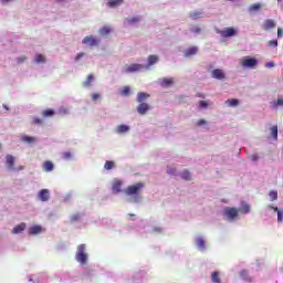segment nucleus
I'll return each instance as SVG.
<instances>
[{
    "instance_id": "obj_62",
    "label": "nucleus",
    "mask_w": 283,
    "mask_h": 283,
    "mask_svg": "<svg viewBox=\"0 0 283 283\" xmlns=\"http://www.w3.org/2000/svg\"><path fill=\"white\" fill-rule=\"evenodd\" d=\"M129 216L134 217V214H129Z\"/></svg>"
},
{
    "instance_id": "obj_22",
    "label": "nucleus",
    "mask_w": 283,
    "mask_h": 283,
    "mask_svg": "<svg viewBox=\"0 0 283 283\" xmlns=\"http://www.w3.org/2000/svg\"><path fill=\"white\" fill-rule=\"evenodd\" d=\"M226 105H228V107H238V105H240V101L237 98L227 99Z\"/></svg>"
},
{
    "instance_id": "obj_9",
    "label": "nucleus",
    "mask_w": 283,
    "mask_h": 283,
    "mask_svg": "<svg viewBox=\"0 0 283 283\" xmlns=\"http://www.w3.org/2000/svg\"><path fill=\"white\" fill-rule=\"evenodd\" d=\"M275 21L272 20V19H268L263 22L262 24V29L265 31V32H269V30H273V28H275Z\"/></svg>"
},
{
    "instance_id": "obj_53",
    "label": "nucleus",
    "mask_w": 283,
    "mask_h": 283,
    "mask_svg": "<svg viewBox=\"0 0 283 283\" xmlns=\"http://www.w3.org/2000/svg\"><path fill=\"white\" fill-rule=\"evenodd\" d=\"M265 67H275V63H273V62H268V63L265 64Z\"/></svg>"
},
{
    "instance_id": "obj_19",
    "label": "nucleus",
    "mask_w": 283,
    "mask_h": 283,
    "mask_svg": "<svg viewBox=\"0 0 283 283\" xmlns=\"http://www.w3.org/2000/svg\"><path fill=\"white\" fill-rule=\"evenodd\" d=\"M149 94L145 93V92H140L137 94V103H145V101H147V98H149Z\"/></svg>"
},
{
    "instance_id": "obj_15",
    "label": "nucleus",
    "mask_w": 283,
    "mask_h": 283,
    "mask_svg": "<svg viewBox=\"0 0 283 283\" xmlns=\"http://www.w3.org/2000/svg\"><path fill=\"white\" fill-rule=\"evenodd\" d=\"M160 86L161 87H171L174 85V78L171 77H164L160 80Z\"/></svg>"
},
{
    "instance_id": "obj_46",
    "label": "nucleus",
    "mask_w": 283,
    "mask_h": 283,
    "mask_svg": "<svg viewBox=\"0 0 283 283\" xmlns=\"http://www.w3.org/2000/svg\"><path fill=\"white\" fill-rule=\"evenodd\" d=\"M33 125H43V119H41L39 117H34L33 118Z\"/></svg>"
},
{
    "instance_id": "obj_4",
    "label": "nucleus",
    "mask_w": 283,
    "mask_h": 283,
    "mask_svg": "<svg viewBox=\"0 0 283 283\" xmlns=\"http://www.w3.org/2000/svg\"><path fill=\"white\" fill-rule=\"evenodd\" d=\"M240 63L242 67L253 69L258 65V60L251 56H244Z\"/></svg>"
},
{
    "instance_id": "obj_20",
    "label": "nucleus",
    "mask_w": 283,
    "mask_h": 283,
    "mask_svg": "<svg viewBox=\"0 0 283 283\" xmlns=\"http://www.w3.org/2000/svg\"><path fill=\"white\" fill-rule=\"evenodd\" d=\"M240 213H250L251 212V206L249 203H242L239 208Z\"/></svg>"
},
{
    "instance_id": "obj_43",
    "label": "nucleus",
    "mask_w": 283,
    "mask_h": 283,
    "mask_svg": "<svg viewBox=\"0 0 283 283\" xmlns=\"http://www.w3.org/2000/svg\"><path fill=\"white\" fill-rule=\"evenodd\" d=\"M81 220V214L76 213L71 217V222H78Z\"/></svg>"
},
{
    "instance_id": "obj_30",
    "label": "nucleus",
    "mask_w": 283,
    "mask_h": 283,
    "mask_svg": "<svg viewBox=\"0 0 283 283\" xmlns=\"http://www.w3.org/2000/svg\"><path fill=\"white\" fill-rule=\"evenodd\" d=\"M109 32H112V29L109 27H104L99 30V34H102V36H107Z\"/></svg>"
},
{
    "instance_id": "obj_48",
    "label": "nucleus",
    "mask_w": 283,
    "mask_h": 283,
    "mask_svg": "<svg viewBox=\"0 0 283 283\" xmlns=\"http://www.w3.org/2000/svg\"><path fill=\"white\" fill-rule=\"evenodd\" d=\"M83 56H85V53H83V52L77 53V55L75 56V61H81V59H83Z\"/></svg>"
},
{
    "instance_id": "obj_54",
    "label": "nucleus",
    "mask_w": 283,
    "mask_h": 283,
    "mask_svg": "<svg viewBox=\"0 0 283 283\" xmlns=\"http://www.w3.org/2000/svg\"><path fill=\"white\" fill-rule=\"evenodd\" d=\"M23 169H25V167L23 166H18L17 168H14L15 171H23Z\"/></svg>"
},
{
    "instance_id": "obj_6",
    "label": "nucleus",
    "mask_w": 283,
    "mask_h": 283,
    "mask_svg": "<svg viewBox=\"0 0 283 283\" xmlns=\"http://www.w3.org/2000/svg\"><path fill=\"white\" fill-rule=\"evenodd\" d=\"M224 216H227L228 220H235L238 218V209L237 208H226Z\"/></svg>"
},
{
    "instance_id": "obj_38",
    "label": "nucleus",
    "mask_w": 283,
    "mask_h": 283,
    "mask_svg": "<svg viewBox=\"0 0 283 283\" xmlns=\"http://www.w3.org/2000/svg\"><path fill=\"white\" fill-rule=\"evenodd\" d=\"M269 197L271 198V201H272V202L275 201V200H277V191L271 190V191L269 192Z\"/></svg>"
},
{
    "instance_id": "obj_61",
    "label": "nucleus",
    "mask_w": 283,
    "mask_h": 283,
    "mask_svg": "<svg viewBox=\"0 0 283 283\" xmlns=\"http://www.w3.org/2000/svg\"><path fill=\"white\" fill-rule=\"evenodd\" d=\"M135 202H138V198H135Z\"/></svg>"
},
{
    "instance_id": "obj_17",
    "label": "nucleus",
    "mask_w": 283,
    "mask_h": 283,
    "mask_svg": "<svg viewBox=\"0 0 283 283\" xmlns=\"http://www.w3.org/2000/svg\"><path fill=\"white\" fill-rule=\"evenodd\" d=\"M198 54V46H191L185 52L186 59H190V56H196Z\"/></svg>"
},
{
    "instance_id": "obj_26",
    "label": "nucleus",
    "mask_w": 283,
    "mask_h": 283,
    "mask_svg": "<svg viewBox=\"0 0 283 283\" xmlns=\"http://www.w3.org/2000/svg\"><path fill=\"white\" fill-rule=\"evenodd\" d=\"M123 3V0H109L107 6L108 8H116V6H120Z\"/></svg>"
},
{
    "instance_id": "obj_36",
    "label": "nucleus",
    "mask_w": 283,
    "mask_h": 283,
    "mask_svg": "<svg viewBox=\"0 0 283 283\" xmlns=\"http://www.w3.org/2000/svg\"><path fill=\"white\" fill-rule=\"evenodd\" d=\"M35 63H45V55L43 54L35 55Z\"/></svg>"
},
{
    "instance_id": "obj_8",
    "label": "nucleus",
    "mask_w": 283,
    "mask_h": 283,
    "mask_svg": "<svg viewBox=\"0 0 283 283\" xmlns=\"http://www.w3.org/2000/svg\"><path fill=\"white\" fill-rule=\"evenodd\" d=\"M212 78H217V81H224L226 74L221 69H216L212 71Z\"/></svg>"
},
{
    "instance_id": "obj_24",
    "label": "nucleus",
    "mask_w": 283,
    "mask_h": 283,
    "mask_svg": "<svg viewBox=\"0 0 283 283\" xmlns=\"http://www.w3.org/2000/svg\"><path fill=\"white\" fill-rule=\"evenodd\" d=\"M156 63H158V55H149L148 67H151V65H156Z\"/></svg>"
},
{
    "instance_id": "obj_27",
    "label": "nucleus",
    "mask_w": 283,
    "mask_h": 283,
    "mask_svg": "<svg viewBox=\"0 0 283 283\" xmlns=\"http://www.w3.org/2000/svg\"><path fill=\"white\" fill-rule=\"evenodd\" d=\"M54 114H55L54 109H45L42 112V116L44 118H50V117L54 116Z\"/></svg>"
},
{
    "instance_id": "obj_42",
    "label": "nucleus",
    "mask_w": 283,
    "mask_h": 283,
    "mask_svg": "<svg viewBox=\"0 0 283 283\" xmlns=\"http://www.w3.org/2000/svg\"><path fill=\"white\" fill-rule=\"evenodd\" d=\"M167 174H168L169 176H176V168H174V167H168V168H167Z\"/></svg>"
},
{
    "instance_id": "obj_34",
    "label": "nucleus",
    "mask_w": 283,
    "mask_h": 283,
    "mask_svg": "<svg viewBox=\"0 0 283 283\" xmlns=\"http://www.w3.org/2000/svg\"><path fill=\"white\" fill-rule=\"evenodd\" d=\"M260 8H262V4L254 3V4L250 6L249 11L250 12H258V10H260Z\"/></svg>"
},
{
    "instance_id": "obj_11",
    "label": "nucleus",
    "mask_w": 283,
    "mask_h": 283,
    "mask_svg": "<svg viewBox=\"0 0 283 283\" xmlns=\"http://www.w3.org/2000/svg\"><path fill=\"white\" fill-rule=\"evenodd\" d=\"M122 187H123V181L116 179L112 186L113 193H120V191H123Z\"/></svg>"
},
{
    "instance_id": "obj_14",
    "label": "nucleus",
    "mask_w": 283,
    "mask_h": 283,
    "mask_svg": "<svg viewBox=\"0 0 283 283\" xmlns=\"http://www.w3.org/2000/svg\"><path fill=\"white\" fill-rule=\"evenodd\" d=\"M43 171H46L49 174L50 171H54V163L51 160H45L42 165Z\"/></svg>"
},
{
    "instance_id": "obj_25",
    "label": "nucleus",
    "mask_w": 283,
    "mask_h": 283,
    "mask_svg": "<svg viewBox=\"0 0 283 283\" xmlns=\"http://www.w3.org/2000/svg\"><path fill=\"white\" fill-rule=\"evenodd\" d=\"M139 21H140V17H133V18L126 19V23H128V25H134L136 23H139Z\"/></svg>"
},
{
    "instance_id": "obj_57",
    "label": "nucleus",
    "mask_w": 283,
    "mask_h": 283,
    "mask_svg": "<svg viewBox=\"0 0 283 283\" xmlns=\"http://www.w3.org/2000/svg\"><path fill=\"white\" fill-rule=\"evenodd\" d=\"M10 1H14V0H2V3H10Z\"/></svg>"
},
{
    "instance_id": "obj_37",
    "label": "nucleus",
    "mask_w": 283,
    "mask_h": 283,
    "mask_svg": "<svg viewBox=\"0 0 283 283\" xmlns=\"http://www.w3.org/2000/svg\"><path fill=\"white\" fill-rule=\"evenodd\" d=\"M190 32H193V34H200L202 32V29H200V27L198 25H192Z\"/></svg>"
},
{
    "instance_id": "obj_51",
    "label": "nucleus",
    "mask_w": 283,
    "mask_h": 283,
    "mask_svg": "<svg viewBox=\"0 0 283 283\" xmlns=\"http://www.w3.org/2000/svg\"><path fill=\"white\" fill-rule=\"evenodd\" d=\"M98 98H101V94L94 93V94L92 95V101H98Z\"/></svg>"
},
{
    "instance_id": "obj_7",
    "label": "nucleus",
    "mask_w": 283,
    "mask_h": 283,
    "mask_svg": "<svg viewBox=\"0 0 283 283\" xmlns=\"http://www.w3.org/2000/svg\"><path fill=\"white\" fill-rule=\"evenodd\" d=\"M82 43L84 45H90V48H94L98 45V40H96L93 35H87L83 39Z\"/></svg>"
},
{
    "instance_id": "obj_58",
    "label": "nucleus",
    "mask_w": 283,
    "mask_h": 283,
    "mask_svg": "<svg viewBox=\"0 0 283 283\" xmlns=\"http://www.w3.org/2000/svg\"><path fill=\"white\" fill-rule=\"evenodd\" d=\"M252 160H254V161L258 160V155H253Z\"/></svg>"
},
{
    "instance_id": "obj_18",
    "label": "nucleus",
    "mask_w": 283,
    "mask_h": 283,
    "mask_svg": "<svg viewBox=\"0 0 283 283\" xmlns=\"http://www.w3.org/2000/svg\"><path fill=\"white\" fill-rule=\"evenodd\" d=\"M41 231H43L41 226H33L29 229V235H38V233H41Z\"/></svg>"
},
{
    "instance_id": "obj_16",
    "label": "nucleus",
    "mask_w": 283,
    "mask_h": 283,
    "mask_svg": "<svg viewBox=\"0 0 283 283\" xmlns=\"http://www.w3.org/2000/svg\"><path fill=\"white\" fill-rule=\"evenodd\" d=\"M25 223H19L18 226H15L13 229H12V233L13 235H17L19 233H23V231H25Z\"/></svg>"
},
{
    "instance_id": "obj_1",
    "label": "nucleus",
    "mask_w": 283,
    "mask_h": 283,
    "mask_svg": "<svg viewBox=\"0 0 283 283\" xmlns=\"http://www.w3.org/2000/svg\"><path fill=\"white\" fill-rule=\"evenodd\" d=\"M87 247L82 243L77 247V251L75 254V260L82 265L85 266L87 264V252H85Z\"/></svg>"
},
{
    "instance_id": "obj_21",
    "label": "nucleus",
    "mask_w": 283,
    "mask_h": 283,
    "mask_svg": "<svg viewBox=\"0 0 283 283\" xmlns=\"http://www.w3.org/2000/svg\"><path fill=\"white\" fill-rule=\"evenodd\" d=\"M202 11H193L189 13V18L192 19V21H198V19H201Z\"/></svg>"
},
{
    "instance_id": "obj_33",
    "label": "nucleus",
    "mask_w": 283,
    "mask_h": 283,
    "mask_svg": "<svg viewBox=\"0 0 283 283\" xmlns=\"http://www.w3.org/2000/svg\"><path fill=\"white\" fill-rule=\"evenodd\" d=\"M181 178L182 180H191V172H189V170H184L181 172Z\"/></svg>"
},
{
    "instance_id": "obj_12",
    "label": "nucleus",
    "mask_w": 283,
    "mask_h": 283,
    "mask_svg": "<svg viewBox=\"0 0 283 283\" xmlns=\"http://www.w3.org/2000/svg\"><path fill=\"white\" fill-rule=\"evenodd\" d=\"M6 165L10 171H14V156L7 155L6 156Z\"/></svg>"
},
{
    "instance_id": "obj_32",
    "label": "nucleus",
    "mask_w": 283,
    "mask_h": 283,
    "mask_svg": "<svg viewBox=\"0 0 283 283\" xmlns=\"http://www.w3.org/2000/svg\"><path fill=\"white\" fill-rule=\"evenodd\" d=\"M114 167H116V164L109 160H107L104 165V169H106L107 171H109V169H114Z\"/></svg>"
},
{
    "instance_id": "obj_55",
    "label": "nucleus",
    "mask_w": 283,
    "mask_h": 283,
    "mask_svg": "<svg viewBox=\"0 0 283 283\" xmlns=\"http://www.w3.org/2000/svg\"><path fill=\"white\" fill-rule=\"evenodd\" d=\"M273 211H276V212H279L280 211V209L277 208V207H273V206H269Z\"/></svg>"
},
{
    "instance_id": "obj_10",
    "label": "nucleus",
    "mask_w": 283,
    "mask_h": 283,
    "mask_svg": "<svg viewBox=\"0 0 283 283\" xmlns=\"http://www.w3.org/2000/svg\"><path fill=\"white\" fill-rule=\"evenodd\" d=\"M148 109H150V106L147 103H139V105L137 106V112L142 116H145V114H147Z\"/></svg>"
},
{
    "instance_id": "obj_59",
    "label": "nucleus",
    "mask_w": 283,
    "mask_h": 283,
    "mask_svg": "<svg viewBox=\"0 0 283 283\" xmlns=\"http://www.w3.org/2000/svg\"><path fill=\"white\" fill-rule=\"evenodd\" d=\"M197 96H199V98H205V95L198 93Z\"/></svg>"
},
{
    "instance_id": "obj_45",
    "label": "nucleus",
    "mask_w": 283,
    "mask_h": 283,
    "mask_svg": "<svg viewBox=\"0 0 283 283\" xmlns=\"http://www.w3.org/2000/svg\"><path fill=\"white\" fill-rule=\"evenodd\" d=\"M199 107H200L201 109H205V108L209 107V104H208L206 101H200V102H199Z\"/></svg>"
},
{
    "instance_id": "obj_40",
    "label": "nucleus",
    "mask_w": 283,
    "mask_h": 283,
    "mask_svg": "<svg viewBox=\"0 0 283 283\" xmlns=\"http://www.w3.org/2000/svg\"><path fill=\"white\" fill-rule=\"evenodd\" d=\"M22 140L24 143H34L36 139L34 137L24 136V137H22Z\"/></svg>"
},
{
    "instance_id": "obj_2",
    "label": "nucleus",
    "mask_w": 283,
    "mask_h": 283,
    "mask_svg": "<svg viewBox=\"0 0 283 283\" xmlns=\"http://www.w3.org/2000/svg\"><path fill=\"white\" fill-rule=\"evenodd\" d=\"M145 189V182H137L135 185L128 186L125 190L124 193L126 196H139L140 191Z\"/></svg>"
},
{
    "instance_id": "obj_13",
    "label": "nucleus",
    "mask_w": 283,
    "mask_h": 283,
    "mask_svg": "<svg viewBox=\"0 0 283 283\" xmlns=\"http://www.w3.org/2000/svg\"><path fill=\"white\" fill-rule=\"evenodd\" d=\"M39 198L42 202H48V200H50V190L48 189L40 190Z\"/></svg>"
},
{
    "instance_id": "obj_3",
    "label": "nucleus",
    "mask_w": 283,
    "mask_h": 283,
    "mask_svg": "<svg viewBox=\"0 0 283 283\" xmlns=\"http://www.w3.org/2000/svg\"><path fill=\"white\" fill-rule=\"evenodd\" d=\"M217 33L220 34L223 39H229L231 36H235V34H238V31L233 27H230L223 30H217Z\"/></svg>"
},
{
    "instance_id": "obj_49",
    "label": "nucleus",
    "mask_w": 283,
    "mask_h": 283,
    "mask_svg": "<svg viewBox=\"0 0 283 283\" xmlns=\"http://www.w3.org/2000/svg\"><path fill=\"white\" fill-rule=\"evenodd\" d=\"M197 125H198V127H202V125H207V120H205V119H199V120L197 122Z\"/></svg>"
},
{
    "instance_id": "obj_47",
    "label": "nucleus",
    "mask_w": 283,
    "mask_h": 283,
    "mask_svg": "<svg viewBox=\"0 0 283 283\" xmlns=\"http://www.w3.org/2000/svg\"><path fill=\"white\" fill-rule=\"evenodd\" d=\"M63 158L65 160H70V158H72V153H70V151L63 153Z\"/></svg>"
},
{
    "instance_id": "obj_31",
    "label": "nucleus",
    "mask_w": 283,
    "mask_h": 283,
    "mask_svg": "<svg viewBox=\"0 0 283 283\" xmlns=\"http://www.w3.org/2000/svg\"><path fill=\"white\" fill-rule=\"evenodd\" d=\"M129 94H132V90L129 88V86H124L120 91V95L122 96H129Z\"/></svg>"
},
{
    "instance_id": "obj_41",
    "label": "nucleus",
    "mask_w": 283,
    "mask_h": 283,
    "mask_svg": "<svg viewBox=\"0 0 283 283\" xmlns=\"http://www.w3.org/2000/svg\"><path fill=\"white\" fill-rule=\"evenodd\" d=\"M269 48H277V40H270L268 42Z\"/></svg>"
},
{
    "instance_id": "obj_44",
    "label": "nucleus",
    "mask_w": 283,
    "mask_h": 283,
    "mask_svg": "<svg viewBox=\"0 0 283 283\" xmlns=\"http://www.w3.org/2000/svg\"><path fill=\"white\" fill-rule=\"evenodd\" d=\"M25 61H28V57L25 55H22V56L17 59L18 64L25 63Z\"/></svg>"
},
{
    "instance_id": "obj_60",
    "label": "nucleus",
    "mask_w": 283,
    "mask_h": 283,
    "mask_svg": "<svg viewBox=\"0 0 283 283\" xmlns=\"http://www.w3.org/2000/svg\"><path fill=\"white\" fill-rule=\"evenodd\" d=\"M56 1V3H63V1H65V0H55Z\"/></svg>"
},
{
    "instance_id": "obj_39",
    "label": "nucleus",
    "mask_w": 283,
    "mask_h": 283,
    "mask_svg": "<svg viewBox=\"0 0 283 283\" xmlns=\"http://www.w3.org/2000/svg\"><path fill=\"white\" fill-rule=\"evenodd\" d=\"M197 247H198V249H205V239L198 238L197 239Z\"/></svg>"
},
{
    "instance_id": "obj_56",
    "label": "nucleus",
    "mask_w": 283,
    "mask_h": 283,
    "mask_svg": "<svg viewBox=\"0 0 283 283\" xmlns=\"http://www.w3.org/2000/svg\"><path fill=\"white\" fill-rule=\"evenodd\" d=\"M276 105H283V99L279 98L277 102H276Z\"/></svg>"
},
{
    "instance_id": "obj_5",
    "label": "nucleus",
    "mask_w": 283,
    "mask_h": 283,
    "mask_svg": "<svg viewBox=\"0 0 283 283\" xmlns=\"http://www.w3.org/2000/svg\"><path fill=\"white\" fill-rule=\"evenodd\" d=\"M145 66L143 64H130L124 67V72L126 74H134V72H140V70H144Z\"/></svg>"
},
{
    "instance_id": "obj_28",
    "label": "nucleus",
    "mask_w": 283,
    "mask_h": 283,
    "mask_svg": "<svg viewBox=\"0 0 283 283\" xmlns=\"http://www.w3.org/2000/svg\"><path fill=\"white\" fill-rule=\"evenodd\" d=\"M127 132H129V126H127V125H119L118 127H117V133L118 134H125V133H127Z\"/></svg>"
},
{
    "instance_id": "obj_50",
    "label": "nucleus",
    "mask_w": 283,
    "mask_h": 283,
    "mask_svg": "<svg viewBox=\"0 0 283 283\" xmlns=\"http://www.w3.org/2000/svg\"><path fill=\"white\" fill-rule=\"evenodd\" d=\"M283 221V211H279L277 212V222H282Z\"/></svg>"
},
{
    "instance_id": "obj_29",
    "label": "nucleus",
    "mask_w": 283,
    "mask_h": 283,
    "mask_svg": "<svg viewBox=\"0 0 283 283\" xmlns=\"http://www.w3.org/2000/svg\"><path fill=\"white\" fill-rule=\"evenodd\" d=\"M271 136L274 140H277V125H274L270 128Z\"/></svg>"
},
{
    "instance_id": "obj_52",
    "label": "nucleus",
    "mask_w": 283,
    "mask_h": 283,
    "mask_svg": "<svg viewBox=\"0 0 283 283\" xmlns=\"http://www.w3.org/2000/svg\"><path fill=\"white\" fill-rule=\"evenodd\" d=\"M282 36H283V30H282V28H279L277 29V39H282Z\"/></svg>"
},
{
    "instance_id": "obj_35",
    "label": "nucleus",
    "mask_w": 283,
    "mask_h": 283,
    "mask_svg": "<svg viewBox=\"0 0 283 283\" xmlns=\"http://www.w3.org/2000/svg\"><path fill=\"white\" fill-rule=\"evenodd\" d=\"M211 280L213 283H220V273L218 272H213L212 275H211Z\"/></svg>"
},
{
    "instance_id": "obj_23",
    "label": "nucleus",
    "mask_w": 283,
    "mask_h": 283,
    "mask_svg": "<svg viewBox=\"0 0 283 283\" xmlns=\"http://www.w3.org/2000/svg\"><path fill=\"white\" fill-rule=\"evenodd\" d=\"M94 83V74H88L86 81L83 82V87H90Z\"/></svg>"
}]
</instances>
